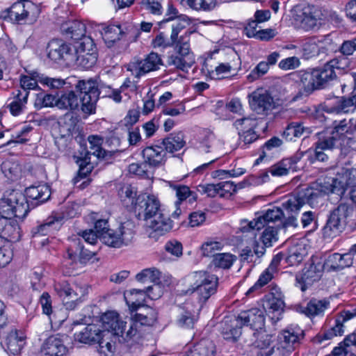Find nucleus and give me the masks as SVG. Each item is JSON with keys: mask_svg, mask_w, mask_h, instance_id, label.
<instances>
[{"mask_svg": "<svg viewBox=\"0 0 356 356\" xmlns=\"http://www.w3.org/2000/svg\"><path fill=\"white\" fill-rule=\"evenodd\" d=\"M343 193V184L337 179L331 178L327 181L321 182L316 188H307L304 192L291 196L282 204V207L289 214L286 225L294 227L298 226L296 215L305 203L314 207L319 204L325 195L335 193L340 195Z\"/></svg>", "mask_w": 356, "mask_h": 356, "instance_id": "1", "label": "nucleus"}, {"mask_svg": "<svg viewBox=\"0 0 356 356\" xmlns=\"http://www.w3.org/2000/svg\"><path fill=\"white\" fill-rule=\"evenodd\" d=\"M29 210L25 197L19 191H13L0 202V238L17 241L19 227L13 217L24 218Z\"/></svg>", "mask_w": 356, "mask_h": 356, "instance_id": "2", "label": "nucleus"}, {"mask_svg": "<svg viewBox=\"0 0 356 356\" xmlns=\"http://www.w3.org/2000/svg\"><path fill=\"white\" fill-rule=\"evenodd\" d=\"M193 31L186 30L178 42H172L173 53L168 56L167 64L182 71H187L195 63V55L191 49V35Z\"/></svg>", "mask_w": 356, "mask_h": 356, "instance_id": "3", "label": "nucleus"}, {"mask_svg": "<svg viewBox=\"0 0 356 356\" xmlns=\"http://www.w3.org/2000/svg\"><path fill=\"white\" fill-rule=\"evenodd\" d=\"M188 279L191 286L185 293L188 295L195 293L200 303H204L217 291L218 277L207 271L194 272L189 275Z\"/></svg>", "mask_w": 356, "mask_h": 356, "instance_id": "4", "label": "nucleus"}, {"mask_svg": "<svg viewBox=\"0 0 356 356\" xmlns=\"http://www.w3.org/2000/svg\"><path fill=\"white\" fill-rule=\"evenodd\" d=\"M161 273L156 268L143 269L136 275L137 281L143 283H153V286H148L145 289H134L130 291L131 296L140 294L143 297L147 296L152 300H156L161 296L162 290L161 288L160 279Z\"/></svg>", "mask_w": 356, "mask_h": 356, "instance_id": "5", "label": "nucleus"}, {"mask_svg": "<svg viewBox=\"0 0 356 356\" xmlns=\"http://www.w3.org/2000/svg\"><path fill=\"white\" fill-rule=\"evenodd\" d=\"M349 209L348 204L341 203L330 213L325 225L322 229V235L324 238H333L342 232Z\"/></svg>", "mask_w": 356, "mask_h": 356, "instance_id": "6", "label": "nucleus"}, {"mask_svg": "<svg viewBox=\"0 0 356 356\" xmlns=\"http://www.w3.org/2000/svg\"><path fill=\"white\" fill-rule=\"evenodd\" d=\"M40 14L38 6L29 0L14 3L8 9V17L17 24H33Z\"/></svg>", "mask_w": 356, "mask_h": 356, "instance_id": "7", "label": "nucleus"}, {"mask_svg": "<svg viewBox=\"0 0 356 356\" xmlns=\"http://www.w3.org/2000/svg\"><path fill=\"white\" fill-rule=\"evenodd\" d=\"M318 10L313 6H305L296 10L293 15V24L296 29L314 31L320 29L321 18Z\"/></svg>", "mask_w": 356, "mask_h": 356, "instance_id": "8", "label": "nucleus"}, {"mask_svg": "<svg viewBox=\"0 0 356 356\" xmlns=\"http://www.w3.org/2000/svg\"><path fill=\"white\" fill-rule=\"evenodd\" d=\"M102 35L107 46L110 47L120 40H125L127 42L136 41L139 33L136 27L130 24H112L104 28Z\"/></svg>", "mask_w": 356, "mask_h": 356, "instance_id": "9", "label": "nucleus"}, {"mask_svg": "<svg viewBox=\"0 0 356 356\" xmlns=\"http://www.w3.org/2000/svg\"><path fill=\"white\" fill-rule=\"evenodd\" d=\"M316 137L317 140L314 145V154L310 161L312 163H327L330 152L337 147L339 140L327 131L318 132Z\"/></svg>", "mask_w": 356, "mask_h": 356, "instance_id": "10", "label": "nucleus"}, {"mask_svg": "<svg viewBox=\"0 0 356 356\" xmlns=\"http://www.w3.org/2000/svg\"><path fill=\"white\" fill-rule=\"evenodd\" d=\"M133 225L130 222L121 223L116 229H107L103 233V242L113 248H120L128 245L132 241L134 232Z\"/></svg>", "mask_w": 356, "mask_h": 356, "instance_id": "11", "label": "nucleus"}, {"mask_svg": "<svg viewBox=\"0 0 356 356\" xmlns=\"http://www.w3.org/2000/svg\"><path fill=\"white\" fill-rule=\"evenodd\" d=\"M286 212H287L286 211ZM289 217L288 213L286 214L284 213L282 209L279 207H273L268 209L264 214L257 217L252 221H248L243 220L241 222V227L240 228L242 232H249L250 230H260L265 227L266 225H270L271 222H275L280 221L282 218H286L284 222V227H289V225H286V221Z\"/></svg>", "mask_w": 356, "mask_h": 356, "instance_id": "12", "label": "nucleus"}, {"mask_svg": "<svg viewBox=\"0 0 356 356\" xmlns=\"http://www.w3.org/2000/svg\"><path fill=\"white\" fill-rule=\"evenodd\" d=\"M89 143V150L87 151L83 158H76V163L79 166L78 175L79 177H86L91 171L92 165L89 155H94L97 158H104L106 156V152L102 147L103 138L98 136H89L88 138Z\"/></svg>", "mask_w": 356, "mask_h": 356, "instance_id": "13", "label": "nucleus"}, {"mask_svg": "<svg viewBox=\"0 0 356 356\" xmlns=\"http://www.w3.org/2000/svg\"><path fill=\"white\" fill-rule=\"evenodd\" d=\"M61 31L67 39L79 41V46L83 49H91L95 45L93 40L86 35V26L81 21L67 22L62 24Z\"/></svg>", "mask_w": 356, "mask_h": 356, "instance_id": "14", "label": "nucleus"}, {"mask_svg": "<svg viewBox=\"0 0 356 356\" xmlns=\"http://www.w3.org/2000/svg\"><path fill=\"white\" fill-rule=\"evenodd\" d=\"M161 211L160 202L155 196L145 194L137 196L134 212L138 219L148 222Z\"/></svg>", "mask_w": 356, "mask_h": 356, "instance_id": "15", "label": "nucleus"}, {"mask_svg": "<svg viewBox=\"0 0 356 356\" xmlns=\"http://www.w3.org/2000/svg\"><path fill=\"white\" fill-rule=\"evenodd\" d=\"M48 58L56 63L64 61L71 64L75 60V54L77 51L75 47H72L60 39L51 40L47 46Z\"/></svg>", "mask_w": 356, "mask_h": 356, "instance_id": "16", "label": "nucleus"}, {"mask_svg": "<svg viewBox=\"0 0 356 356\" xmlns=\"http://www.w3.org/2000/svg\"><path fill=\"white\" fill-rule=\"evenodd\" d=\"M163 65L161 56L155 52H151L143 59H134L127 65V71L136 78L159 69Z\"/></svg>", "mask_w": 356, "mask_h": 356, "instance_id": "17", "label": "nucleus"}, {"mask_svg": "<svg viewBox=\"0 0 356 356\" xmlns=\"http://www.w3.org/2000/svg\"><path fill=\"white\" fill-rule=\"evenodd\" d=\"M55 290L60 297L71 299L64 302L68 309H74L77 302H81L82 298L88 294V289L85 286L77 284L70 285L67 282H59L55 284Z\"/></svg>", "mask_w": 356, "mask_h": 356, "instance_id": "18", "label": "nucleus"}, {"mask_svg": "<svg viewBox=\"0 0 356 356\" xmlns=\"http://www.w3.org/2000/svg\"><path fill=\"white\" fill-rule=\"evenodd\" d=\"M251 109L259 115H268L275 108V102L270 93L258 88L248 95Z\"/></svg>", "mask_w": 356, "mask_h": 356, "instance_id": "19", "label": "nucleus"}, {"mask_svg": "<svg viewBox=\"0 0 356 356\" xmlns=\"http://www.w3.org/2000/svg\"><path fill=\"white\" fill-rule=\"evenodd\" d=\"M157 312L150 307H144L142 312L136 313L132 316L133 323L125 332V339H131L138 332L139 325L152 326L157 319Z\"/></svg>", "mask_w": 356, "mask_h": 356, "instance_id": "20", "label": "nucleus"}, {"mask_svg": "<svg viewBox=\"0 0 356 356\" xmlns=\"http://www.w3.org/2000/svg\"><path fill=\"white\" fill-rule=\"evenodd\" d=\"M356 106V93L351 97H334L327 99L322 109L327 113L341 114L353 111Z\"/></svg>", "mask_w": 356, "mask_h": 356, "instance_id": "21", "label": "nucleus"}, {"mask_svg": "<svg viewBox=\"0 0 356 356\" xmlns=\"http://www.w3.org/2000/svg\"><path fill=\"white\" fill-rule=\"evenodd\" d=\"M144 164L151 168H159L165 164L167 160V153L163 146L158 143L145 147L142 152Z\"/></svg>", "mask_w": 356, "mask_h": 356, "instance_id": "22", "label": "nucleus"}, {"mask_svg": "<svg viewBox=\"0 0 356 356\" xmlns=\"http://www.w3.org/2000/svg\"><path fill=\"white\" fill-rule=\"evenodd\" d=\"M304 152H298L289 158H286L280 162L272 165L269 172L273 176L280 177L286 175L289 172L296 171L298 169V163L301 160Z\"/></svg>", "mask_w": 356, "mask_h": 356, "instance_id": "23", "label": "nucleus"}, {"mask_svg": "<svg viewBox=\"0 0 356 356\" xmlns=\"http://www.w3.org/2000/svg\"><path fill=\"white\" fill-rule=\"evenodd\" d=\"M238 316L243 325L250 326L257 330H261L264 327L265 316L262 309L252 308L241 312Z\"/></svg>", "mask_w": 356, "mask_h": 356, "instance_id": "24", "label": "nucleus"}, {"mask_svg": "<svg viewBox=\"0 0 356 356\" xmlns=\"http://www.w3.org/2000/svg\"><path fill=\"white\" fill-rule=\"evenodd\" d=\"M330 302L327 298L309 300L306 306H298L297 311L312 318L324 315L325 311L330 307Z\"/></svg>", "mask_w": 356, "mask_h": 356, "instance_id": "25", "label": "nucleus"}, {"mask_svg": "<svg viewBox=\"0 0 356 356\" xmlns=\"http://www.w3.org/2000/svg\"><path fill=\"white\" fill-rule=\"evenodd\" d=\"M102 330L105 337L109 335V332L124 337V322L119 320V316L116 312H109L105 313L102 317Z\"/></svg>", "mask_w": 356, "mask_h": 356, "instance_id": "26", "label": "nucleus"}, {"mask_svg": "<svg viewBox=\"0 0 356 356\" xmlns=\"http://www.w3.org/2000/svg\"><path fill=\"white\" fill-rule=\"evenodd\" d=\"M148 227L152 230L149 233L151 237L162 236L172 228V221L169 216L163 214L162 211L147 222Z\"/></svg>", "mask_w": 356, "mask_h": 356, "instance_id": "27", "label": "nucleus"}, {"mask_svg": "<svg viewBox=\"0 0 356 356\" xmlns=\"http://www.w3.org/2000/svg\"><path fill=\"white\" fill-rule=\"evenodd\" d=\"M303 331L298 327H288L283 330L277 337V343L288 353L294 349V345L298 343Z\"/></svg>", "mask_w": 356, "mask_h": 356, "instance_id": "28", "label": "nucleus"}, {"mask_svg": "<svg viewBox=\"0 0 356 356\" xmlns=\"http://www.w3.org/2000/svg\"><path fill=\"white\" fill-rule=\"evenodd\" d=\"M321 276V272L317 269L315 265L311 264L309 267L304 268L301 274L296 275V286L299 287L302 291H305L314 282L319 280Z\"/></svg>", "mask_w": 356, "mask_h": 356, "instance_id": "29", "label": "nucleus"}, {"mask_svg": "<svg viewBox=\"0 0 356 356\" xmlns=\"http://www.w3.org/2000/svg\"><path fill=\"white\" fill-rule=\"evenodd\" d=\"M78 122L77 116L72 112H67L58 120V128L60 136V140L65 139L67 140L72 138L74 131Z\"/></svg>", "mask_w": 356, "mask_h": 356, "instance_id": "30", "label": "nucleus"}, {"mask_svg": "<svg viewBox=\"0 0 356 356\" xmlns=\"http://www.w3.org/2000/svg\"><path fill=\"white\" fill-rule=\"evenodd\" d=\"M102 337H106L105 333L95 324H89L83 330L74 334L76 341L88 344L98 343Z\"/></svg>", "mask_w": 356, "mask_h": 356, "instance_id": "31", "label": "nucleus"}, {"mask_svg": "<svg viewBox=\"0 0 356 356\" xmlns=\"http://www.w3.org/2000/svg\"><path fill=\"white\" fill-rule=\"evenodd\" d=\"M66 352L67 348L59 334L48 337L42 348L43 356H64Z\"/></svg>", "mask_w": 356, "mask_h": 356, "instance_id": "32", "label": "nucleus"}, {"mask_svg": "<svg viewBox=\"0 0 356 356\" xmlns=\"http://www.w3.org/2000/svg\"><path fill=\"white\" fill-rule=\"evenodd\" d=\"M242 326L238 316L234 318H225L221 323V334L226 340L236 341L241 334Z\"/></svg>", "mask_w": 356, "mask_h": 356, "instance_id": "33", "label": "nucleus"}, {"mask_svg": "<svg viewBox=\"0 0 356 356\" xmlns=\"http://www.w3.org/2000/svg\"><path fill=\"white\" fill-rule=\"evenodd\" d=\"M283 298L280 288L277 286L272 287L270 293L266 297L264 305V308L269 312H277L280 315L285 306Z\"/></svg>", "mask_w": 356, "mask_h": 356, "instance_id": "34", "label": "nucleus"}, {"mask_svg": "<svg viewBox=\"0 0 356 356\" xmlns=\"http://www.w3.org/2000/svg\"><path fill=\"white\" fill-rule=\"evenodd\" d=\"M27 201L26 197L37 200L39 203L47 201L51 196V190L48 185L42 184L37 186L33 185L26 188L25 195L22 194ZM28 203V202H26ZM29 205V204H27Z\"/></svg>", "mask_w": 356, "mask_h": 356, "instance_id": "35", "label": "nucleus"}, {"mask_svg": "<svg viewBox=\"0 0 356 356\" xmlns=\"http://www.w3.org/2000/svg\"><path fill=\"white\" fill-rule=\"evenodd\" d=\"M81 52L76 56L75 54V60L76 65L84 70L91 69L97 63V54L94 50L95 45L89 49H83L80 46L77 47Z\"/></svg>", "mask_w": 356, "mask_h": 356, "instance_id": "36", "label": "nucleus"}, {"mask_svg": "<svg viewBox=\"0 0 356 356\" xmlns=\"http://www.w3.org/2000/svg\"><path fill=\"white\" fill-rule=\"evenodd\" d=\"M159 143L166 153H174L182 149L186 145L184 135L181 131L170 134Z\"/></svg>", "mask_w": 356, "mask_h": 356, "instance_id": "37", "label": "nucleus"}, {"mask_svg": "<svg viewBox=\"0 0 356 356\" xmlns=\"http://www.w3.org/2000/svg\"><path fill=\"white\" fill-rule=\"evenodd\" d=\"M56 106L59 109L75 111L79 108V99L75 92L70 90L57 97Z\"/></svg>", "mask_w": 356, "mask_h": 356, "instance_id": "38", "label": "nucleus"}, {"mask_svg": "<svg viewBox=\"0 0 356 356\" xmlns=\"http://www.w3.org/2000/svg\"><path fill=\"white\" fill-rule=\"evenodd\" d=\"M355 314L349 312H345L341 316L342 320L339 318L336 319L334 326L326 330L323 334L318 337L320 338L319 341L321 342L323 340H329L338 335H342L344 332L343 323L355 316L356 315V309H355Z\"/></svg>", "mask_w": 356, "mask_h": 356, "instance_id": "39", "label": "nucleus"}, {"mask_svg": "<svg viewBox=\"0 0 356 356\" xmlns=\"http://www.w3.org/2000/svg\"><path fill=\"white\" fill-rule=\"evenodd\" d=\"M216 346L209 339H202L187 350L186 356H215Z\"/></svg>", "mask_w": 356, "mask_h": 356, "instance_id": "40", "label": "nucleus"}, {"mask_svg": "<svg viewBox=\"0 0 356 356\" xmlns=\"http://www.w3.org/2000/svg\"><path fill=\"white\" fill-rule=\"evenodd\" d=\"M284 255L279 253L273 257L268 267L260 275L257 282L261 287L267 284L274 277L277 273V268Z\"/></svg>", "mask_w": 356, "mask_h": 356, "instance_id": "41", "label": "nucleus"}, {"mask_svg": "<svg viewBox=\"0 0 356 356\" xmlns=\"http://www.w3.org/2000/svg\"><path fill=\"white\" fill-rule=\"evenodd\" d=\"M7 350L13 355L19 354L25 344V337L17 330L11 331L6 341Z\"/></svg>", "mask_w": 356, "mask_h": 356, "instance_id": "42", "label": "nucleus"}, {"mask_svg": "<svg viewBox=\"0 0 356 356\" xmlns=\"http://www.w3.org/2000/svg\"><path fill=\"white\" fill-rule=\"evenodd\" d=\"M319 89L325 88L330 82L337 79V74L326 63L323 66L314 69Z\"/></svg>", "mask_w": 356, "mask_h": 356, "instance_id": "43", "label": "nucleus"}, {"mask_svg": "<svg viewBox=\"0 0 356 356\" xmlns=\"http://www.w3.org/2000/svg\"><path fill=\"white\" fill-rule=\"evenodd\" d=\"M299 77L302 88L307 94H310L314 90L319 89L314 69L300 71Z\"/></svg>", "mask_w": 356, "mask_h": 356, "instance_id": "44", "label": "nucleus"}, {"mask_svg": "<svg viewBox=\"0 0 356 356\" xmlns=\"http://www.w3.org/2000/svg\"><path fill=\"white\" fill-rule=\"evenodd\" d=\"M343 346L341 344L338 347H335L332 353L334 356H346L348 352L355 351L353 353L356 356V330L346 337L343 342Z\"/></svg>", "mask_w": 356, "mask_h": 356, "instance_id": "45", "label": "nucleus"}, {"mask_svg": "<svg viewBox=\"0 0 356 356\" xmlns=\"http://www.w3.org/2000/svg\"><path fill=\"white\" fill-rule=\"evenodd\" d=\"M29 94L28 91L22 92L19 90L13 92L14 100L8 106L12 115L17 116L22 112L27 103Z\"/></svg>", "mask_w": 356, "mask_h": 356, "instance_id": "46", "label": "nucleus"}, {"mask_svg": "<svg viewBox=\"0 0 356 356\" xmlns=\"http://www.w3.org/2000/svg\"><path fill=\"white\" fill-rule=\"evenodd\" d=\"M169 186L176 192V196L178 200L175 202L177 207L182 201L189 198V201H195L197 199L196 194L191 191L186 185L178 184L175 182L168 181Z\"/></svg>", "mask_w": 356, "mask_h": 356, "instance_id": "47", "label": "nucleus"}, {"mask_svg": "<svg viewBox=\"0 0 356 356\" xmlns=\"http://www.w3.org/2000/svg\"><path fill=\"white\" fill-rule=\"evenodd\" d=\"M75 89L81 95H99L97 79L79 80L75 85Z\"/></svg>", "mask_w": 356, "mask_h": 356, "instance_id": "48", "label": "nucleus"}, {"mask_svg": "<svg viewBox=\"0 0 356 356\" xmlns=\"http://www.w3.org/2000/svg\"><path fill=\"white\" fill-rule=\"evenodd\" d=\"M236 260V257L230 253H218L213 255L211 264L215 268L229 269Z\"/></svg>", "mask_w": 356, "mask_h": 356, "instance_id": "49", "label": "nucleus"}, {"mask_svg": "<svg viewBox=\"0 0 356 356\" xmlns=\"http://www.w3.org/2000/svg\"><path fill=\"white\" fill-rule=\"evenodd\" d=\"M79 99V107L83 113L90 115L95 113L96 104L99 95H81Z\"/></svg>", "mask_w": 356, "mask_h": 356, "instance_id": "50", "label": "nucleus"}, {"mask_svg": "<svg viewBox=\"0 0 356 356\" xmlns=\"http://www.w3.org/2000/svg\"><path fill=\"white\" fill-rule=\"evenodd\" d=\"M302 55L305 59H309L317 56L319 48L314 37L307 38L302 44Z\"/></svg>", "mask_w": 356, "mask_h": 356, "instance_id": "51", "label": "nucleus"}, {"mask_svg": "<svg viewBox=\"0 0 356 356\" xmlns=\"http://www.w3.org/2000/svg\"><path fill=\"white\" fill-rule=\"evenodd\" d=\"M83 247L81 238H73L70 239V244L67 249V258L72 262H76L78 256Z\"/></svg>", "mask_w": 356, "mask_h": 356, "instance_id": "52", "label": "nucleus"}, {"mask_svg": "<svg viewBox=\"0 0 356 356\" xmlns=\"http://www.w3.org/2000/svg\"><path fill=\"white\" fill-rule=\"evenodd\" d=\"M119 195L122 202L127 207L130 203L135 209L136 200V191L131 185H124L119 191Z\"/></svg>", "mask_w": 356, "mask_h": 356, "instance_id": "53", "label": "nucleus"}, {"mask_svg": "<svg viewBox=\"0 0 356 356\" xmlns=\"http://www.w3.org/2000/svg\"><path fill=\"white\" fill-rule=\"evenodd\" d=\"M186 3L195 10L211 11L216 6L217 0H187Z\"/></svg>", "mask_w": 356, "mask_h": 356, "instance_id": "54", "label": "nucleus"}, {"mask_svg": "<svg viewBox=\"0 0 356 356\" xmlns=\"http://www.w3.org/2000/svg\"><path fill=\"white\" fill-rule=\"evenodd\" d=\"M266 228L261 236V241L266 247H270L277 238V229L272 225H266Z\"/></svg>", "mask_w": 356, "mask_h": 356, "instance_id": "55", "label": "nucleus"}, {"mask_svg": "<svg viewBox=\"0 0 356 356\" xmlns=\"http://www.w3.org/2000/svg\"><path fill=\"white\" fill-rule=\"evenodd\" d=\"M140 6L143 9L154 15H161L163 9L161 0H140Z\"/></svg>", "mask_w": 356, "mask_h": 356, "instance_id": "56", "label": "nucleus"}, {"mask_svg": "<svg viewBox=\"0 0 356 356\" xmlns=\"http://www.w3.org/2000/svg\"><path fill=\"white\" fill-rule=\"evenodd\" d=\"M57 97L49 94L40 93L38 94L35 100V107L40 109L43 107L56 106Z\"/></svg>", "mask_w": 356, "mask_h": 356, "instance_id": "57", "label": "nucleus"}, {"mask_svg": "<svg viewBox=\"0 0 356 356\" xmlns=\"http://www.w3.org/2000/svg\"><path fill=\"white\" fill-rule=\"evenodd\" d=\"M36 74H40L38 72L31 73V76L22 75L20 77V86L22 88V92L28 91L36 88L39 79L36 77Z\"/></svg>", "mask_w": 356, "mask_h": 356, "instance_id": "58", "label": "nucleus"}, {"mask_svg": "<svg viewBox=\"0 0 356 356\" xmlns=\"http://www.w3.org/2000/svg\"><path fill=\"white\" fill-rule=\"evenodd\" d=\"M350 127L346 119L340 120L339 122H334L332 130L330 132L332 136L339 140L348 133Z\"/></svg>", "mask_w": 356, "mask_h": 356, "instance_id": "59", "label": "nucleus"}, {"mask_svg": "<svg viewBox=\"0 0 356 356\" xmlns=\"http://www.w3.org/2000/svg\"><path fill=\"white\" fill-rule=\"evenodd\" d=\"M305 251L300 248L293 247L289 249L287 257H286V262L291 266H295L300 264L304 258Z\"/></svg>", "mask_w": 356, "mask_h": 356, "instance_id": "60", "label": "nucleus"}, {"mask_svg": "<svg viewBox=\"0 0 356 356\" xmlns=\"http://www.w3.org/2000/svg\"><path fill=\"white\" fill-rule=\"evenodd\" d=\"M222 247L223 245L219 241H207L202 245V254L205 257H213L214 254H218L216 252L221 250Z\"/></svg>", "mask_w": 356, "mask_h": 356, "instance_id": "61", "label": "nucleus"}, {"mask_svg": "<svg viewBox=\"0 0 356 356\" xmlns=\"http://www.w3.org/2000/svg\"><path fill=\"white\" fill-rule=\"evenodd\" d=\"M89 219L95 224V232L99 234V237H103V233L106 232L108 228V220L98 218L97 213H92L88 216Z\"/></svg>", "mask_w": 356, "mask_h": 356, "instance_id": "62", "label": "nucleus"}, {"mask_svg": "<svg viewBox=\"0 0 356 356\" xmlns=\"http://www.w3.org/2000/svg\"><path fill=\"white\" fill-rule=\"evenodd\" d=\"M269 67L270 66L265 61L259 62L248 75V79L251 82L258 79L268 72Z\"/></svg>", "mask_w": 356, "mask_h": 356, "instance_id": "63", "label": "nucleus"}, {"mask_svg": "<svg viewBox=\"0 0 356 356\" xmlns=\"http://www.w3.org/2000/svg\"><path fill=\"white\" fill-rule=\"evenodd\" d=\"M289 354V353L284 348L277 343L269 349H264L261 352H258L257 356H288Z\"/></svg>", "mask_w": 356, "mask_h": 356, "instance_id": "64", "label": "nucleus"}]
</instances>
